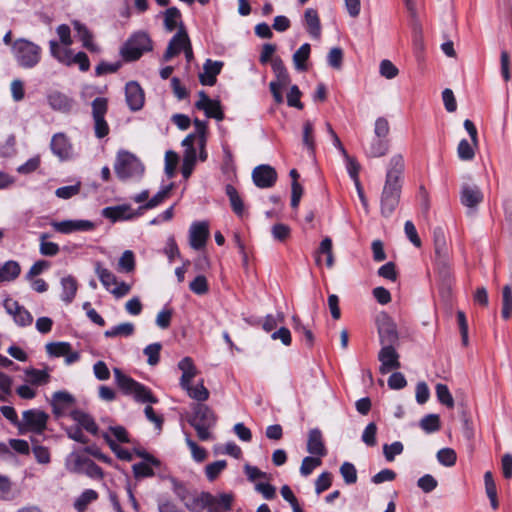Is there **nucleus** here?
Returning <instances> with one entry per match:
<instances>
[{
	"label": "nucleus",
	"mask_w": 512,
	"mask_h": 512,
	"mask_svg": "<svg viewBox=\"0 0 512 512\" xmlns=\"http://www.w3.org/2000/svg\"><path fill=\"white\" fill-rule=\"evenodd\" d=\"M161 349L162 344L160 342L149 344L144 348L143 353L148 357L147 362L149 365L154 366L159 363Z\"/></svg>",
	"instance_id": "obj_53"
},
{
	"label": "nucleus",
	"mask_w": 512,
	"mask_h": 512,
	"mask_svg": "<svg viewBox=\"0 0 512 512\" xmlns=\"http://www.w3.org/2000/svg\"><path fill=\"white\" fill-rule=\"evenodd\" d=\"M340 474L347 485L355 484L357 482V470L354 464L344 462L340 467Z\"/></svg>",
	"instance_id": "obj_58"
},
{
	"label": "nucleus",
	"mask_w": 512,
	"mask_h": 512,
	"mask_svg": "<svg viewBox=\"0 0 512 512\" xmlns=\"http://www.w3.org/2000/svg\"><path fill=\"white\" fill-rule=\"evenodd\" d=\"M304 146L308 149L309 154L314 156L315 154V138H314V125L310 120H306L303 123V138Z\"/></svg>",
	"instance_id": "obj_43"
},
{
	"label": "nucleus",
	"mask_w": 512,
	"mask_h": 512,
	"mask_svg": "<svg viewBox=\"0 0 512 512\" xmlns=\"http://www.w3.org/2000/svg\"><path fill=\"white\" fill-rule=\"evenodd\" d=\"M275 168L268 164L256 166L252 171V180L256 187L261 189L271 188L277 181Z\"/></svg>",
	"instance_id": "obj_9"
},
{
	"label": "nucleus",
	"mask_w": 512,
	"mask_h": 512,
	"mask_svg": "<svg viewBox=\"0 0 512 512\" xmlns=\"http://www.w3.org/2000/svg\"><path fill=\"white\" fill-rule=\"evenodd\" d=\"M125 99L131 111L142 109L145 101V95L142 87L136 81H129L125 85Z\"/></svg>",
	"instance_id": "obj_14"
},
{
	"label": "nucleus",
	"mask_w": 512,
	"mask_h": 512,
	"mask_svg": "<svg viewBox=\"0 0 512 512\" xmlns=\"http://www.w3.org/2000/svg\"><path fill=\"white\" fill-rule=\"evenodd\" d=\"M101 214L112 223L135 218V214L131 213V207L128 204L105 207Z\"/></svg>",
	"instance_id": "obj_20"
},
{
	"label": "nucleus",
	"mask_w": 512,
	"mask_h": 512,
	"mask_svg": "<svg viewBox=\"0 0 512 512\" xmlns=\"http://www.w3.org/2000/svg\"><path fill=\"white\" fill-rule=\"evenodd\" d=\"M135 326L133 323L125 322L119 325L113 326L112 328L104 332L106 338H114L118 336L130 337L134 334Z\"/></svg>",
	"instance_id": "obj_42"
},
{
	"label": "nucleus",
	"mask_w": 512,
	"mask_h": 512,
	"mask_svg": "<svg viewBox=\"0 0 512 512\" xmlns=\"http://www.w3.org/2000/svg\"><path fill=\"white\" fill-rule=\"evenodd\" d=\"M216 422L217 417L208 405L203 403L192 405V415L188 418V423L196 430L201 441H207L211 438L209 429L214 427Z\"/></svg>",
	"instance_id": "obj_2"
},
{
	"label": "nucleus",
	"mask_w": 512,
	"mask_h": 512,
	"mask_svg": "<svg viewBox=\"0 0 512 512\" xmlns=\"http://www.w3.org/2000/svg\"><path fill=\"white\" fill-rule=\"evenodd\" d=\"M88 457H83L76 452L70 453L66 458V468L69 472L82 474Z\"/></svg>",
	"instance_id": "obj_36"
},
{
	"label": "nucleus",
	"mask_w": 512,
	"mask_h": 512,
	"mask_svg": "<svg viewBox=\"0 0 512 512\" xmlns=\"http://www.w3.org/2000/svg\"><path fill=\"white\" fill-rule=\"evenodd\" d=\"M61 300L65 302L66 304H70L75 299L77 290H78V283L74 276L68 275L66 277H63L61 279Z\"/></svg>",
	"instance_id": "obj_29"
},
{
	"label": "nucleus",
	"mask_w": 512,
	"mask_h": 512,
	"mask_svg": "<svg viewBox=\"0 0 512 512\" xmlns=\"http://www.w3.org/2000/svg\"><path fill=\"white\" fill-rule=\"evenodd\" d=\"M76 402L75 397L67 391H57L52 396V412L55 417H61L64 415L65 410Z\"/></svg>",
	"instance_id": "obj_17"
},
{
	"label": "nucleus",
	"mask_w": 512,
	"mask_h": 512,
	"mask_svg": "<svg viewBox=\"0 0 512 512\" xmlns=\"http://www.w3.org/2000/svg\"><path fill=\"white\" fill-rule=\"evenodd\" d=\"M377 331L381 346L396 345L399 341L397 326L392 318L383 314L377 319Z\"/></svg>",
	"instance_id": "obj_8"
},
{
	"label": "nucleus",
	"mask_w": 512,
	"mask_h": 512,
	"mask_svg": "<svg viewBox=\"0 0 512 512\" xmlns=\"http://www.w3.org/2000/svg\"><path fill=\"white\" fill-rule=\"evenodd\" d=\"M306 30L313 38H319L321 35V23L317 10L313 8L306 9L304 13Z\"/></svg>",
	"instance_id": "obj_28"
},
{
	"label": "nucleus",
	"mask_w": 512,
	"mask_h": 512,
	"mask_svg": "<svg viewBox=\"0 0 512 512\" xmlns=\"http://www.w3.org/2000/svg\"><path fill=\"white\" fill-rule=\"evenodd\" d=\"M326 255V265L332 267L334 264V258L332 253V240L329 237H325L315 252V260L317 264L320 263V255Z\"/></svg>",
	"instance_id": "obj_41"
},
{
	"label": "nucleus",
	"mask_w": 512,
	"mask_h": 512,
	"mask_svg": "<svg viewBox=\"0 0 512 512\" xmlns=\"http://www.w3.org/2000/svg\"><path fill=\"white\" fill-rule=\"evenodd\" d=\"M74 30L77 33L79 40L82 42L84 48L92 53L100 52V48L93 42V35L87 26L80 21H73Z\"/></svg>",
	"instance_id": "obj_24"
},
{
	"label": "nucleus",
	"mask_w": 512,
	"mask_h": 512,
	"mask_svg": "<svg viewBox=\"0 0 512 512\" xmlns=\"http://www.w3.org/2000/svg\"><path fill=\"white\" fill-rule=\"evenodd\" d=\"M484 195L476 184L463 183L460 189V202L471 211H475L483 202Z\"/></svg>",
	"instance_id": "obj_11"
},
{
	"label": "nucleus",
	"mask_w": 512,
	"mask_h": 512,
	"mask_svg": "<svg viewBox=\"0 0 512 512\" xmlns=\"http://www.w3.org/2000/svg\"><path fill=\"white\" fill-rule=\"evenodd\" d=\"M47 101L49 106L55 110L63 113H68L71 111L74 100L69 97L65 93L60 91H52L47 95Z\"/></svg>",
	"instance_id": "obj_22"
},
{
	"label": "nucleus",
	"mask_w": 512,
	"mask_h": 512,
	"mask_svg": "<svg viewBox=\"0 0 512 512\" xmlns=\"http://www.w3.org/2000/svg\"><path fill=\"white\" fill-rule=\"evenodd\" d=\"M189 35L183 21H180L178 31L170 39L168 46L161 58L162 62H168L173 57L179 55L187 45H189Z\"/></svg>",
	"instance_id": "obj_7"
},
{
	"label": "nucleus",
	"mask_w": 512,
	"mask_h": 512,
	"mask_svg": "<svg viewBox=\"0 0 512 512\" xmlns=\"http://www.w3.org/2000/svg\"><path fill=\"white\" fill-rule=\"evenodd\" d=\"M21 273V266L15 260H8L0 266V284L16 280Z\"/></svg>",
	"instance_id": "obj_31"
},
{
	"label": "nucleus",
	"mask_w": 512,
	"mask_h": 512,
	"mask_svg": "<svg viewBox=\"0 0 512 512\" xmlns=\"http://www.w3.org/2000/svg\"><path fill=\"white\" fill-rule=\"evenodd\" d=\"M52 227L58 233L71 234L74 232H89L96 227L95 223L90 220L75 219L52 222Z\"/></svg>",
	"instance_id": "obj_10"
},
{
	"label": "nucleus",
	"mask_w": 512,
	"mask_h": 512,
	"mask_svg": "<svg viewBox=\"0 0 512 512\" xmlns=\"http://www.w3.org/2000/svg\"><path fill=\"white\" fill-rule=\"evenodd\" d=\"M225 193L229 198L232 211L238 217H242L245 213V205L237 189L232 184H227L225 186Z\"/></svg>",
	"instance_id": "obj_32"
},
{
	"label": "nucleus",
	"mask_w": 512,
	"mask_h": 512,
	"mask_svg": "<svg viewBox=\"0 0 512 512\" xmlns=\"http://www.w3.org/2000/svg\"><path fill=\"white\" fill-rule=\"evenodd\" d=\"M69 417L76 422L81 429L96 436L99 432V426L95 419L87 412L80 409H73L69 412Z\"/></svg>",
	"instance_id": "obj_18"
},
{
	"label": "nucleus",
	"mask_w": 512,
	"mask_h": 512,
	"mask_svg": "<svg viewBox=\"0 0 512 512\" xmlns=\"http://www.w3.org/2000/svg\"><path fill=\"white\" fill-rule=\"evenodd\" d=\"M223 62L207 59L203 65V73L199 74V81L202 85L213 86L217 82V76L221 73Z\"/></svg>",
	"instance_id": "obj_19"
},
{
	"label": "nucleus",
	"mask_w": 512,
	"mask_h": 512,
	"mask_svg": "<svg viewBox=\"0 0 512 512\" xmlns=\"http://www.w3.org/2000/svg\"><path fill=\"white\" fill-rule=\"evenodd\" d=\"M437 460L443 466L451 467L455 465L457 455L452 448H442L437 452Z\"/></svg>",
	"instance_id": "obj_56"
},
{
	"label": "nucleus",
	"mask_w": 512,
	"mask_h": 512,
	"mask_svg": "<svg viewBox=\"0 0 512 512\" xmlns=\"http://www.w3.org/2000/svg\"><path fill=\"white\" fill-rule=\"evenodd\" d=\"M52 153L60 160H67L70 157L72 146L64 133L53 135L50 143Z\"/></svg>",
	"instance_id": "obj_21"
},
{
	"label": "nucleus",
	"mask_w": 512,
	"mask_h": 512,
	"mask_svg": "<svg viewBox=\"0 0 512 512\" xmlns=\"http://www.w3.org/2000/svg\"><path fill=\"white\" fill-rule=\"evenodd\" d=\"M24 374L26 376V381L34 386L46 385L51 379L48 367L43 370L29 367L24 370Z\"/></svg>",
	"instance_id": "obj_27"
},
{
	"label": "nucleus",
	"mask_w": 512,
	"mask_h": 512,
	"mask_svg": "<svg viewBox=\"0 0 512 512\" xmlns=\"http://www.w3.org/2000/svg\"><path fill=\"white\" fill-rule=\"evenodd\" d=\"M189 289L196 295H204L209 291V284L204 275L196 276L189 284Z\"/></svg>",
	"instance_id": "obj_57"
},
{
	"label": "nucleus",
	"mask_w": 512,
	"mask_h": 512,
	"mask_svg": "<svg viewBox=\"0 0 512 512\" xmlns=\"http://www.w3.org/2000/svg\"><path fill=\"white\" fill-rule=\"evenodd\" d=\"M390 147V140L380 137H374L369 146L365 148V154L368 157L379 158L387 154Z\"/></svg>",
	"instance_id": "obj_30"
},
{
	"label": "nucleus",
	"mask_w": 512,
	"mask_h": 512,
	"mask_svg": "<svg viewBox=\"0 0 512 512\" xmlns=\"http://www.w3.org/2000/svg\"><path fill=\"white\" fill-rule=\"evenodd\" d=\"M22 421L18 426V434L24 435L28 432L42 434L47 428L49 415L39 409H28L22 413Z\"/></svg>",
	"instance_id": "obj_6"
},
{
	"label": "nucleus",
	"mask_w": 512,
	"mask_h": 512,
	"mask_svg": "<svg viewBox=\"0 0 512 512\" xmlns=\"http://www.w3.org/2000/svg\"><path fill=\"white\" fill-rule=\"evenodd\" d=\"M164 27L167 32L174 31L179 28L180 21H182V14L177 7H169L164 12Z\"/></svg>",
	"instance_id": "obj_34"
},
{
	"label": "nucleus",
	"mask_w": 512,
	"mask_h": 512,
	"mask_svg": "<svg viewBox=\"0 0 512 512\" xmlns=\"http://www.w3.org/2000/svg\"><path fill=\"white\" fill-rule=\"evenodd\" d=\"M99 495L98 492L93 489H85L74 502V508L78 512H84L87 506L96 501Z\"/></svg>",
	"instance_id": "obj_40"
},
{
	"label": "nucleus",
	"mask_w": 512,
	"mask_h": 512,
	"mask_svg": "<svg viewBox=\"0 0 512 512\" xmlns=\"http://www.w3.org/2000/svg\"><path fill=\"white\" fill-rule=\"evenodd\" d=\"M201 111L204 112L206 117L216 119L217 121H222L225 118L221 102L218 99H212L205 106V109H201Z\"/></svg>",
	"instance_id": "obj_49"
},
{
	"label": "nucleus",
	"mask_w": 512,
	"mask_h": 512,
	"mask_svg": "<svg viewBox=\"0 0 512 512\" xmlns=\"http://www.w3.org/2000/svg\"><path fill=\"white\" fill-rule=\"evenodd\" d=\"M216 497L210 492H201L198 496L189 497L184 505L190 512H202L215 504Z\"/></svg>",
	"instance_id": "obj_23"
},
{
	"label": "nucleus",
	"mask_w": 512,
	"mask_h": 512,
	"mask_svg": "<svg viewBox=\"0 0 512 512\" xmlns=\"http://www.w3.org/2000/svg\"><path fill=\"white\" fill-rule=\"evenodd\" d=\"M343 57L344 53L342 48L334 47L329 51L327 55V63L330 67L339 70L343 64Z\"/></svg>",
	"instance_id": "obj_62"
},
{
	"label": "nucleus",
	"mask_w": 512,
	"mask_h": 512,
	"mask_svg": "<svg viewBox=\"0 0 512 512\" xmlns=\"http://www.w3.org/2000/svg\"><path fill=\"white\" fill-rule=\"evenodd\" d=\"M188 392V395L198 401L199 403L206 401L209 398V390L204 386L203 381L197 384L195 387L190 385V388L185 389Z\"/></svg>",
	"instance_id": "obj_55"
},
{
	"label": "nucleus",
	"mask_w": 512,
	"mask_h": 512,
	"mask_svg": "<svg viewBox=\"0 0 512 512\" xmlns=\"http://www.w3.org/2000/svg\"><path fill=\"white\" fill-rule=\"evenodd\" d=\"M173 188V183H170L164 186L160 191H158L151 199L142 204L139 207V210H149L160 205L165 198H167Z\"/></svg>",
	"instance_id": "obj_39"
},
{
	"label": "nucleus",
	"mask_w": 512,
	"mask_h": 512,
	"mask_svg": "<svg viewBox=\"0 0 512 512\" xmlns=\"http://www.w3.org/2000/svg\"><path fill=\"white\" fill-rule=\"evenodd\" d=\"M273 238L279 242H285L291 235V229L283 223H276L271 228Z\"/></svg>",
	"instance_id": "obj_63"
},
{
	"label": "nucleus",
	"mask_w": 512,
	"mask_h": 512,
	"mask_svg": "<svg viewBox=\"0 0 512 512\" xmlns=\"http://www.w3.org/2000/svg\"><path fill=\"white\" fill-rule=\"evenodd\" d=\"M178 368L182 371L180 386L182 389L190 388L192 379L197 375L196 366L190 357H184L178 363Z\"/></svg>",
	"instance_id": "obj_25"
},
{
	"label": "nucleus",
	"mask_w": 512,
	"mask_h": 512,
	"mask_svg": "<svg viewBox=\"0 0 512 512\" xmlns=\"http://www.w3.org/2000/svg\"><path fill=\"white\" fill-rule=\"evenodd\" d=\"M47 353L52 357H65L71 350L69 342H50L46 345Z\"/></svg>",
	"instance_id": "obj_50"
},
{
	"label": "nucleus",
	"mask_w": 512,
	"mask_h": 512,
	"mask_svg": "<svg viewBox=\"0 0 512 512\" xmlns=\"http://www.w3.org/2000/svg\"><path fill=\"white\" fill-rule=\"evenodd\" d=\"M399 354L395 349V345L382 346L378 353V360L380 361V372L386 374L391 370H397L401 367L399 361Z\"/></svg>",
	"instance_id": "obj_13"
},
{
	"label": "nucleus",
	"mask_w": 512,
	"mask_h": 512,
	"mask_svg": "<svg viewBox=\"0 0 512 512\" xmlns=\"http://www.w3.org/2000/svg\"><path fill=\"white\" fill-rule=\"evenodd\" d=\"M292 322L295 332L303 335L306 345L309 348L313 347L315 340L313 332L306 325H304L300 318L296 315L292 317Z\"/></svg>",
	"instance_id": "obj_48"
},
{
	"label": "nucleus",
	"mask_w": 512,
	"mask_h": 512,
	"mask_svg": "<svg viewBox=\"0 0 512 512\" xmlns=\"http://www.w3.org/2000/svg\"><path fill=\"white\" fill-rule=\"evenodd\" d=\"M433 241H434L435 255L448 252L446 237H445L444 231L441 227L434 228Z\"/></svg>",
	"instance_id": "obj_52"
},
{
	"label": "nucleus",
	"mask_w": 512,
	"mask_h": 512,
	"mask_svg": "<svg viewBox=\"0 0 512 512\" xmlns=\"http://www.w3.org/2000/svg\"><path fill=\"white\" fill-rule=\"evenodd\" d=\"M209 237V225L206 221H195L189 229V244L194 250H201L206 246Z\"/></svg>",
	"instance_id": "obj_12"
},
{
	"label": "nucleus",
	"mask_w": 512,
	"mask_h": 512,
	"mask_svg": "<svg viewBox=\"0 0 512 512\" xmlns=\"http://www.w3.org/2000/svg\"><path fill=\"white\" fill-rule=\"evenodd\" d=\"M438 401L448 408L454 407V399L446 384L438 383L435 387Z\"/></svg>",
	"instance_id": "obj_51"
},
{
	"label": "nucleus",
	"mask_w": 512,
	"mask_h": 512,
	"mask_svg": "<svg viewBox=\"0 0 512 512\" xmlns=\"http://www.w3.org/2000/svg\"><path fill=\"white\" fill-rule=\"evenodd\" d=\"M271 67L277 78L276 83H281L283 85H288L290 83V75L283 60L279 56L273 58Z\"/></svg>",
	"instance_id": "obj_38"
},
{
	"label": "nucleus",
	"mask_w": 512,
	"mask_h": 512,
	"mask_svg": "<svg viewBox=\"0 0 512 512\" xmlns=\"http://www.w3.org/2000/svg\"><path fill=\"white\" fill-rule=\"evenodd\" d=\"M311 52L309 43H304L293 55V62L298 71H307L308 67L306 61L308 60Z\"/></svg>",
	"instance_id": "obj_37"
},
{
	"label": "nucleus",
	"mask_w": 512,
	"mask_h": 512,
	"mask_svg": "<svg viewBox=\"0 0 512 512\" xmlns=\"http://www.w3.org/2000/svg\"><path fill=\"white\" fill-rule=\"evenodd\" d=\"M5 310L13 316L14 322L20 327H26L32 324V314L17 301L6 300L4 303Z\"/></svg>",
	"instance_id": "obj_15"
},
{
	"label": "nucleus",
	"mask_w": 512,
	"mask_h": 512,
	"mask_svg": "<svg viewBox=\"0 0 512 512\" xmlns=\"http://www.w3.org/2000/svg\"><path fill=\"white\" fill-rule=\"evenodd\" d=\"M94 272L98 276L101 284L105 287L106 290L110 291L111 285H116L118 283V278L112 273L109 269L103 266L102 262L95 261L94 263Z\"/></svg>",
	"instance_id": "obj_33"
},
{
	"label": "nucleus",
	"mask_w": 512,
	"mask_h": 512,
	"mask_svg": "<svg viewBox=\"0 0 512 512\" xmlns=\"http://www.w3.org/2000/svg\"><path fill=\"white\" fill-rule=\"evenodd\" d=\"M47 237H49L47 233H43L40 236V253L44 256L53 257L59 253L60 248L57 243L45 241Z\"/></svg>",
	"instance_id": "obj_59"
},
{
	"label": "nucleus",
	"mask_w": 512,
	"mask_h": 512,
	"mask_svg": "<svg viewBox=\"0 0 512 512\" xmlns=\"http://www.w3.org/2000/svg\"><path fill=\"white\" fill-rule=\"evenodd\" d=\"M227 467L226 460H217L209 463L205 467V474L209 481H214L218 478L220 473Z\"/></svg>",
	"instance_id": "obj_54"
},
{
	"label": "nucleus",
	"mask_w": 512,
	"mask_h": 512,
	"mask_svg": "<svg viewBox=\"0 0 512 512\" xmlns=\"http://www.w3.org/2000/svg\"><path fill=\"white\" fill-rule=\"evenodd\" d=\"M501 316L504 320H509L512 316V288L510 285H505L502 288Z\"/></svg>",
	"instance_id": "obj_47"
},
{
	"label": "nucleus",
	"mask_w": 512,
	"mask_h": 512,
	"mask_svg": "<svg viewBox=\"0 0 512 512\" xmlns=\"http://www.w3.org/2000/svg\"><path fill=\"white\" fill-rule=\"evenodd\" d=\"M114 170L119 180L126 181L131 178H141L145 168L134 154L122 150L117 153Z\"/></svg>",
	"instance_id": "obj_4"
},
{
	"label": "nucleus",
	"mask_w": 512,
	"mask_h": 512,
	"mask_svg": "<svg viewBox=\"0 0 512 512\" xmlns=\"http://www.w3.org/2000/svg\"><path fill=\"white\" fill-rule=\"evenodd\" d=\"M108 111V100L104 97H96L92 101V116L93 118L105 117Z\"/></svg>",
	"instance_id": "obj_64"
},
{
	"label": "nucleus",
	"mask_w": 512,
	"mask_h": 512,
	"mask_svg": "<svg viewBox=\"0 0 512 512\" xmlns=\"http://www.w3.org/2000/svg\"><path fill=\"white\" fill-rule=\"evenodd\" d=\"M153 49V42L144 31L134 33L121 48V55L127 62H133L142 57L146 52Z\"/></svg>",
	"instance_id": "obj_5"
},
{
	"label": "nucleus",
	"mask_w": 512,
	"mask_h": 512,
	"mask_svg": "<svg viewBox=\"0 0 512 512\" xmlns=\"http://www.w3.org/2000/svg\"><path fill=\"white\" fill-rule=\"evenodd\" d=\"M14 59L23 69H32L41 61V47L25 38H19L12 45Z\"/></svg>",
	"instance_id": "obj_3"
},
{
	"label": "nucleus",
	"mask_w": 512,
	"mask_h": 512,
	"mask_svg": "<svg viewBox=\"0 0 512 512\" xmlns=\"http://www.w3.org/2000/svg\"><path fill=\"white\" fill-rule=\"evenodd\" d=\"M307 451L313 456L325 457L327 455V448L324 443L322 432L319 428H312L309 430Z\"/></svg>",
	"instance_id": "obj_16"
},
{
	"label": "nucleus",
	"mask_w": 512,
	"mask_h": 512,
	"mask_svg": "<svg viewBox=\"0 0 512 512\" xmlns=\"http://www.w3.org/2000/svg\"><path fill=\"white\" fill-rule=\"evenodd\" d=\"M136 267L135 255L131 250H125L118 261L117 270L122 273L134 272Z\"/></svg>",
	"instance_id": "obj_44"
},
{
	"label": "nucleus",
	"mask_w": 512,
	"mask_h": 512,
	"mask_svg": "<svg viewBox=\"0 0 512 512\" xmlns=\"http://www.w3.org/2000/svg\"><path fill=\"white\" fill-rule=\"evenodd\" d=\"M404 446L402 442L395 441L392 444L383 445V454L388 462H392L397 455L402 454Z\"/></svg>",
	"instance_id": "obj_61"
},
{
	"label": "nucleus",
	"mask_w": 512,
	"mask_h": 512,
	"mask_svg": "<svg viewBox=\"0 0 512 512\" xmlns=\"http://www.w3.org/2000/svg\"><path fill=\"white\" fill-rule=\"evenodd\" d=\"M322 457L318 456H307L303 459L301 467H300V473L302 476H309L313 470L320 466L322 464Z\"/></svg>",
	"instance_id": "obj_60"
},
{
	"label": "nucleus",
	"mask_w": 512,
	"mask_h": 512,
	"mask_svg": "<svg viewBox=\"0 0 512 512\" xmlns=\"http://www.w3.org/2000/svg\"><path fill=\"white\" fill-rule=\"evenodd\" d=\"M419 427L427 434L437 432L441 428L438 414H427L419 422Z\"/></svg>",
	"instance_id": "obj_45"
},
{
	"label": "nucleus",
	"mask_w": 512,
	"mask_h": 512,
	"mask_svg": "<svg viewBox=\"0 0 512 512\" xmlns=\"http://www.w3.org/2000/svg\"><path fill=\"white\" fill-rule=\"evenodd\" d=\"M405 170L404 158L401 154L391 157L385 177V183L380 198L381 215L389 218L400 202L403 174Z\"/></svg>",
	"instance_id": "obj_1"
},
{
	"label": "nucleus",
	"mask_w": 512,
	"mask_h": 512,
	"mask_svg": "<svg viewBox=\"0 0 512 512\" xmlns=\"http://www.w3.org/2000/svg\"><path fill=\"white\" fill-rule=\"evenodd\" d=\"M197 161V151L195 147H191L190 149H185L183 162L181 167V173L183 178L188 179L194 169V166Z\"/></svg>",
	"instance_id": "obj_35"
},
{
	"label": "nucleus",
	"mask_w": 512,
	"mask_h": 512,
	"mask_svg": "<svg viewBox=\"0 0 512 512\" xmlns=\"http://www.w3.org/2000/svg\"><path fill=\"white\" fill-rule=\"evenodd\" d=\"M114 377L119 389L126 395H133L140 382L124 374L121 369L114 368Z\"/></svg>",
	"instance_id": "obj_26"
},
{
	"label": "nucleus",
	"mask_w": 512,
	"mask_h": 512,
	"mask_svg": "<svg viewBox=\"0 0 512 512\" xmlns=\"http://www.w3.org/2000/svg\"><path fill=\"white\" fill-rule=\"evenodd\" d=\"M135 401L140 403L157 404L158 398L152 393L151 389L142 383H139L136 391L133 393Z\"/></svg>",
	"instance_id": "obj_46"
}]
</instances>
